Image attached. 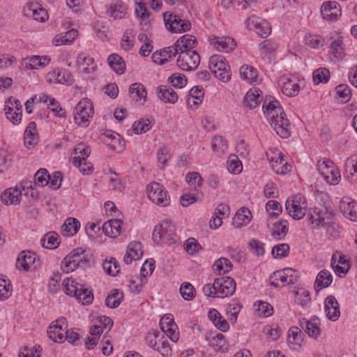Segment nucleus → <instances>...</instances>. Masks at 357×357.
<instances>
[{
    "label": "nucleus",
    "instance_id": "f257e3e1",
    "mask_svg": "<svg viewBox=\"0 0 357 357\" xmlns=\"http://www.w3.org/2000/svg\"><path fill=\"white\" fill-rule=\"evenodd\" d=\"M263 110L277 134L282 138H287L290 135V124L280 102L272 98H266Z\"/></svg>",
    "mask_w": 357,
    "mask_h": 357
},
{
    "label": "nucleus",
    "instance_id": "f03ea898",
    "mask_svg": "<svg viewBox=\"0 0 357 357\" xmlns=\"http://www.w3.org/2000/svg\"><path fill=\"white\" fill-rule=\"evenodd\" d=\"M208 66L212 73L219 80L222 82H227L230 80V68L223 56L213 55L209 59Z\"/></svg>",
    "mask_w": 357,
    "mask_h": 357
},
{
    "label": "nucleus",
    "instance_id": "7ed1b4c3",
    "mask_svg": "<svg viewBox=\"0 0 357 357\" xmlns=\"http://www.w3.org/2000/svg\"><path fill=\"white\" fill-rule=\"evenodd\" d=\"M285 208L288 214L294 219H302L307 213L306 199L301 194L292 196L287 199Z\"/></svg>",
    "mask_w": 357,
    "mask_h": 357
},
{
    "label": "nucleus",
    "instance_id": "20e7f679",
    "mask_svg": "<svg viewBox=\"0 0 357 357\" xmlns=\"http://www.w3.org/2000/svg\"><path fill=\"white\" fill-rule=\"evenodd\" d=\"M318 172L330 185H336L340 178V174L333 161L328 159L319 160L317 163Z\"/></svg>",
    "mask_w": 357,
    "mask_h": 357
},
{
    "label": "nucleus",
    "instance_id": "39448f33",
    "mask_svg": "<svg viewBox=\"0 0 357 357\" xmlns=\"http://www.w3.org/2000/svg\"><path fill=\"white\" fill-rule=\"evenodd\" d=\"M149 198L155 204L160 206H167L170 204V198L167 191L162 185L158 182H152L146 187Z\"/></svg>",
    "mask_w": 357,
    "mask_h": 357
},
{
    "label": "nucleus",
    "instance_id": "423d86ee",
    "mask_svg": "<svg viewBox=\"0 0 357 357\" xmlns=\"http://www.w3.org/2000/svg\"><path fill=\"white\" fill-rule=\"evenodd\" d=\"M175 227L170 221L165 220L155 226L153 231V239L159 243L162 241L168 243H175Z\"/></svg>",
    "mask_w": 357,
    "mask_h": 357
},
{
    "label": "nucleus",
    "instance_id": "0eeeda50",
    "mask_svg": "<svg viewBox=\"0 0 357 357\" xmlns=\"http://www.w3.org/2000/svg\"><path fill=\"white\" fill-rule=\"evenodd\" d=\"M93 114V108L88 99L81 100L75 108L74 119L75 123L82 127H86L89 118Z\"/></svg>",
    "mask_w": 357,
    "mask_h": 357
},
{
    "label": "nucleus",
    "instance_id": "6e6552de",
    "mask_svg": "<svg viewBox=\"0 0 357 357\" xmlns=\"http://www.w3.org/2000/svg\"><path fill=\"white\" fill-rule=\"evenodd\" d=\"M82 248L75 250L67 255L61 261V268L63 272L68 273L75 270L78 266L88 264L84 256Z\"/></svg>",
    "mask_w": 357,
    "mask_h": 357
},
{
    "label": "nucleus",
    "instance_id": "1a4fd4ad",
    "mask_svg": "<svg viewBox=\"0 0 357 357\" xmlns=\"http://www.w3.org/2000/svg\"><path fill=\"white\" fill-rule=\"evenodd\" d=\"M177 66L183 70H195L199 63L200 56L196 50L178 52Z\"/></svg>",
    "mask_w": 357,
    "mask_h": 357
},
{
    "label": "nucleus",
    "instance_id": "9d476101",
    "mask_svg": "<svg viewBox=\"0 0 357 357\" xmlns=\"http://www.w3.org/2000/svg\"><path fill=\"white\" fill-rule=\"evenodd\" d=\"M164 21L167 29L174 33L185 32L190 29L191 23L186 20H182L178 15L165 13Z\"/></svg>",
    "mask_w": 357,
    "mask_h": 357
},
{
    "label": "nucleus",
    "instance_id": "9b49d317",
    "mask_svg": "<svg viewBox=\"0 0 357 357\" xmlns=\"http://www.w3.org/2000/svg\"><path fill=\"white\" fill-rule=\"evenodd\" d=\"M66 319L63 317L52 322L47 331L49 337L55 342H62L66 335Z\"/></svg>",
    "mask_w": 357,
    "mask_h": 357
},
{
    "label": "nucleus",
    "instance_id": "f8f14e48",
    "mask_svg": "<svg viewBox=\"0 0 357 357\" xmlns=\"http://www.w3.org/2000/svg\"><path fill=\"white\" fill-rule=\"evenodd\" d=\"M218 298L231 296L236 290V282L230 277H222L215 280Z\"/></svg>",
    "mask_w": 357,
    "mask_h": 357
},
{
    "label": "nucleus",
    "instance_id": "ddd939ff",
    "mask_svg": "<svg viewBox=\"0 0 357 357\" xmlns=\"http://www.w3.org/2000/svg\"><path fill=\"white\" fill-rule=\"evenodd\" d=\"M329 219L327 212L317 207L311 209L307 215L308 222L313 229H319L325 226Z\"/></svg>",
    "mask_w": 357,
    "mask_h": 357
},
{
    "label": "nucleus",
    "instance_id": "4468645a",
    "mask_svg": "<svg viewBox=\"0 0 357 357\" xmlns=\"http://www.w3.org/2000/svg\"><path fill=\"white\" fill-rule=\"evenodd\" d=\"M321 13L327 20H337L342 15L340 4L335 1H325L321 7Z\"/></svg>",
    "mask_w": 357,
    "mask_h": 357
},
{
    "label": "nucleus",
    "instance_id": "2eb2a0df",
    "mask_svg": "<svg viewBox=\"0 0 357 357\" xmlns=\"http://www.w3.org/2000/svg\"><path fill=\"white\" fill-rule=\"evenodd\" d=\"M340 207L344 217L351 221H357V203L355 201L349 197H344Z\"/></svg>",
    "mask_w": 357,
    "mask_h": 357
},
{
    "label": "nucleus",
    "instance_id": "dca6fc26",
    "mask_svg": "<svg viewBox=\"0 0 357 357\" xmlns=\"http://www.w3.org/2000/svg\"><path fill=\"white\" fill-rule=\"evenodd\" d=\"M211 45L219 51L229 52L234 50L236 43L233 38L229 37L213 36L210 38Z\"/></svg>",
    "mask_w": 357,
    "mask_h": 357
},
{
    "label": "nucleus",
    "instance_id": "f3484780",
    "mask_svg": "<svg viewBox=\"0 0 357 357\" xmlns=\"http://www.w3.org/2000/svg\"><path fill=\"white\" fill-rule=\"evenodd\" d=\"M47 80L50 82L71 84L73 77L70 73L62 69L54 70L47 75Z\"/></svg>",
    "mask_w": 357,
    "mask_h": 357
},
{
    "label": "nucleus",
    "instance_id": "a211bd4d",
    "mask_svg": "<svg viewBox=\"0 0 357 357\" xmlns=\"http://www.w3.org/2000/svg\"><path fill=\"white\" fill-rule=\"evenodd\" d=\"M35 183L34 185H38L40 186L47 185L50 180V176L48 172L45 169H40L34 175ZM33 184L31 181H27L23 183L22 188L23 190L31 188L33 190Z\"/></svg>",
    "mask_w": 357,
    "mask_h": 357
},
{
    "label": "nucleus",
    "instance_id": "6ab92c4d",
    "mask_svg": "<svg viewBox=\"0 0 357 357\" xmlns=\"http://www.w3.org/2000/svg\"><path fill=\"white\" fill-rule=\"evenodd\" d=\"M178 54V52L174 45L160 50L159 52H154L152 54V59L154 63L162 65L167 62L172 57L176 56Z\"/></svg>",
    "mask_w": 357,
    "mask_h": 357
},
{
    "label": "nucleus",
    "instance_id": "aec40b11",
    "mask_svg": "<svg viewBox=\"0 0 357 357\" xmlns=\"http://www.w3.org/2000/svg\"><path fill=\"white\" fill-rule=\"evenodd\" d=\"M91 149L84 144H79L74 149L73 163L75 167L82 166V163H84L87 158L89 156Z\"/></svg>",
    "mask_w": 357,
    "mask_h": 357
},
{
    "label": "nucleus",
    "instance_id": "412c9836",
    "mask_svg": "<svg viewBox=\"0 0 357 357\" xmlns=\"http://www.w3.org/2000/svg\"><path fill=\"white\" fill-rule=\"evenodd\" d=\"M142 244L139 242L130 243L123 257V261L126 264H130L133 260H138L142 255Z\"/></svg>",
    "mask_w": 357,
    "mask_h": 357
},
{
    "label": "nucleus",
    "instance_id": "4be33fe9",
    "mask_svg": "<svg viewBox=\"0 0 357 357\" xmlns=\"http://www.w3.org/2000/svg\"><path fill=\"white\" fill-rule=\"evenodd\" d=\"M280 85L281 86L282 92L287 96H295L300 91L299 85L296 80L289 77H282L280 79Z\"/></svg>",
    "mask_w": 357,
    "mask_h": 357
},
{
    "label": "nucleus",
    "instance_id": "5701e85b",
    "mask_svg": "<svg viewBox=\"0 0 357 357\" xmlns=\"http://www.w3.org/2000/svg\"><path fill=\"white\" fill-rule=\"evenodd\" d=\"M325 311L330 320L336 321L339 318L340 314L339 304L333 296H329L326 298Z\"/></svg>",
    "mask_w": 357,
    "mask_h": 357
},
{
    "label": "nucleus",
    "instance_id": "b1692460",
    "mask_svg": "<svg viewBox=\"0 0 357 357\" xmlns=\"http://www.w3.org/2000/svg\"><path fill=\"white\" fill-rule=\"evenodd\" d=\"M261 92L257 88L250 89L243 99L244 105L250 109L257 107L262 100Z\"/></svg>",
    "mask_w": 357,
    "mask_h": 357
},
{
    "label": "nucleus",
    "instance_id": "393cba45",
    "mask_svg": "<svg viewBox=\"0 0 357 357\" xmlns=\"http://www.w3.org/2000/svg\"><path fill=\"white\" fill-rule=\"evenodd\" d=\"M300 325L302 329L304 330L310 337L317 339L319 336L321 330L319 326L318 319H312L310 321L303 319L300 321Z\"/></svg>",
    "mask_w": 357,
    "mask_h": 357
},
{
    "label": "nucleus",
    "instance_id": "a878e982",
    "mask_svg": "<svg viewBox=\"0 0 357 357\" xmlns=\"http://www.w3.org/2000/svg\"><path fill=\"white\" fill-rule=\"evenodd\" d=\"M22 190L19 188H10L1 195L2 202L6 205H17L20 202Z\"/></svg>",
    "mask_w": 357,
    "mask_h": 357
},
{
    "label": "nucleus",
    "instance_id": "bb28decb",
    "mask_svg": "<svg viewBox=\"0 0 357 357\" xmlns=\"http://www.w3.org/2000/svg\"><path fill=\"white\" fill-rule=\"evenodd\" d=\"M122 225L123 222L121 220H111L103 225L102 231L106 236L116 238L121 234Z\"/></svg>",
    "mask_w": 357,
    "mask_h": 357
},
{
    "label": "nucleus",
    "instance_id": "cd10ccee",
    "mask_svg": "<svg viewBox=\"0 0 357 357\" xmlns=\"http://www.w3.org/2000/svg\"><path fill=\"white\" fill-rule=\"evenodd\" d=\"M24 12L26 15L31 16L38 22H45L48 18V14L47 11L42 8H39L36 4H29L24 8Z\"/></svg>",
    "mask_w": 357,
    "mask_h": 357
},
{
    "label": "nucleus",
    "instance_id": "c85d7f7f",
    "mask_svg": "<svg viewBox=\"0 0 357 357\" xmlns=\"http://www.w3.org/2000/svg\"><path fill=\"white\" fill-rule=\"evenodd\" d=\"M78 68L81 73L89 75L94 72L93 59L86 56L84 54H79L77 57Z\"/></svg>",
    "mask_w": 357,
    "mask_h": 357
},
{
    "label": "nucleus",
    "instance_id": "c756f323",
    "mask_svg": "<svg viewBox=\"0 0 357 357\" xmlns=\"http://www.w3.org/2000/svg\"><path fill=\"white\" fill-rule=\"evenodd\" d=\"M158 98L164 102L174 104L178 100V95L172 88L161 86L157 89Z\"/></svg>",
    "mask_w": 357,
    "mask_h": 357
},
{
    "label": "nucleus",
    "instance_id": "7c9ffc66",
    "mask_svg": "<svg viewBox=\"0 0 357 357\" xmlns=\"http://www.w3.org/2000/svg\"><path fill=\"white\" fill-rule=\"evenodd\" d=\"M196 44L197 40L194 36L185 34L177 40L174 45L178 52H181L184 50H193L192 49L195 47Z\"/></svg>",
    "mask_w": 357,
    "mask_h": 357
},
{
    "label": "nucleus",
    "instance_id": "2f4dec72",
    "mask_svg": "<svg viewBox=\"0 0 357 357\" xmlns=\"http://www.w3.org/2000/svg\"><path fill=\"white\" fill-rule=\"evenodd\" d=\"M35 260V254L30 251H22L17 258L16 266L17 268L28 271L31 268V266L34 264Z\"/></svg>",
    "mask_w": 357,
    "mask_h": 357
},
{
    "label": "nucleus",
    "instance_id": "473e14b6",
    "mask_svg": "<svg viewBox=\"0 0 357 357\" xmlns=\"http://www.w3.org/2000/svg\"><path fill=\"white\" fill-rule=\"evenodd\" d=\"M241 77L250 84L259 83L260 79L256 69L250 66L245 65L240 68Z\"/></svg>",
    "mask_w": 357,
    "mask_h": 357
},
{
    "label": "nucleus",
    "instance_id": "72a5a7b5",
    "mask_svg": "<svg viewBox=\"0 0 357 357\" xmlns=\"http://www.w3.org/2000/svg\"><path fill=\"white\" fill-rule=\"evenodd\" d=\"M78 35L76 29H72L64 34H58L53 39L54 45H68L72 43Z\"/></svg>",
    "mask_w": 357,
    "mask_h": 357
},
{
    "label": "nucleus",
    "instance_id": "f704fd0d",
    "mask_svg": "<svg viewBox=\"0 0 357 357\" xmlns=\"http://www.w3.org/2000/svg\"><path fill=\"white\" fill-rule=\"evenodd\" d=\"M50 60L48 56H33L27 59L26 68L31 70L38 69L40 67L43 68L49 64Z\"/></svg>",
    "mask_w": 357,
    "mask_h": 357
},
{
    "label": "nucleus",
    "instance_id": "c9c22d12",
    "mask_svg": "<svg viewBox=\"0 0 357 357\" xmlns=\"http://www.w3.org/2000/svg\"><path fill=\"white\" fill-rule=\"evenodd\" d=\"M272 278L273 280L271 282V284L275 287L294 284V279H292L291 276L289 277L288 274H287L285 272H282V271H278L273 273Z\"/></svg>",
    "mask_w": 357,
    "mask_h": 357
},
{
    "label": "nucleus",
    "instance_id": "e433bc0d",
    "mask_svg": "<svg viewBox=\"0 0 357 357\" xmlns=\"http://www.w3.org/2000/svg\"><path fill=\"white\" fill-rule=\"evenodd\" d=\"M79 227V222L76 218H68L62 226V234L66 236H72L77 232Z\"/></svg>",
    "mask_w": 357,
    "mask_h": 357
},
{
    "label": "nucleus",
    "instance_id": "4c0bfd02",
    "mask_svg": "<svg viewBox=\"0 0 357 357\" xmlns=\"http://www.w3.org/2000/svg\"><path fill=\"white\" fill-rule=\"evenodd\" d=\"M340 255L339 252L333 254L331 259V266L333 267L335 273L341 276L342 273H346L349 268V264L348 261H343L342 265H340Z\"/></svg>",
    "mask_w": 357,
    "mask_h": 357
},
{
    "label": "nucleus",
    "instance_id": "58836bf2",
    "mask_svg": "<svg viewBox=\"0 0 357 357\" xmlns=\"http://www.w3.org/2000/svg\"><path fill=\"white\" fill-rule=\"evenodd\" d=\"M130 96L136 101H145L146 99V91L144 86L140 83H134L131 84L129 89Z\"/></svg>",
    "mask_w": 357,
    "mask_h": 357
},
{
    "label": "nucleus",
    "instance_id": "ea45409f",
    "mask_svg": "<svg viewBox=\"0 0 357 357\" xmlns=\"http://www.w3.org/2000/svg\"><path fill=\"white\" fill-rule=\"evenodd\" d=\"M109 66L118 74H122L126 69V63L118 54H112L108 57Z\"/></svg>",
    "mask_w": 357,
    "mask_h": 357
},
{
    "label": "nucleus",
    "instance_id": "a19ab883",
    "mask_svg": "<svg viewBox=\"0 0 357 357\" xmlns=\"http://www.w3.org/2000/svg\"><path fill=\"white\" fill-rule=\"evenodd\" d=\"M105 139H104V142L109 146L112 150L116 151L118 152L123 150V145L121 142L119 135L116 133H111L105 135Z\"/></svg>",
    "mask_w": 357,
    "mask_h": 357
},
{
    "label": "nucleus",
    "instance_id": "79ce46f5",
    "mask_svg": "<svg viewBox=\"0 0 357 357\" xmlns=\"http://www.w3.org/2000/svg\"><path fill=\"white\" fill-rule=\"evenodd\" d=\"M43 247L47 249H54L59 245V235L54 232H49L40 241Z\"/></svg>",
    "mask_w": 357,
    "mask_h": 357
},
{
    "label": "nucleus",
    "instance_id": "37998d69",
    "mask_svg": "<svg viewBox=\"0 0 357 357\" xmlns=\"http://www.w3.org/2000/svg\"><path fill=\"white\" fill-rule=\"evenodd\" d=\"M209 344L222 353L228 350V344L226 342L225 337L221 333L213 337L209 341Z\"/></svg>",
    "mask_w": 357,
    "mask_h": 357
},
{
    "label": "nucleus",
    "instance_id": "c03bdc74",
    "mask_svg": "<svg viewBox=\"0 0 357 357\" xmlns=\"http://www.w3.org/2000/svg\"><path fill=\"white\" fill-rule=\"evenodd\" d=\"M251 213L249 209L243 208L239 210L233 219V223L237 227L248 224L250 220Z\"/></svg>",
    "mask_w": 357,
    "mask_h": 357
},
{
    "label": "nucleus",
    "instance_id": "a18cd8bd",
    "mask_svg": "<svg viewBox=\"0 0 357 357\" xmlns=\"http://www.w3.org/2000/svg\"><path fill=\"white\" fill-rule=\"evenodd\" d=\"M332 275L326 270H323L319 273L317 276L315 285L317 288L321 289L328 287L332 282Z\"/></svg>",
    "mask_w": 357,
    "mask_h": 357
},
{
    "label": "nucleus",
    "instance_id": "49530a36",
    "mask_svg": "<svg viewBox=\"0 0 357 357\" xmlns=\"http://www.w3.org/2000/svg\"><path fill=\"white\" fill-rule=\"evenodd\" d=\"M271 234L273 236L278 237L279 239L285 236L288 232V222L287 220H280L273 225Z\"/></svg>",
    "mask_w": 357,
    "mask_h": 357
},
{
    "label": "nucleus",
    "instance_id": "de8ad7c7",
    "mask_svg": "<svg viewBox=\"0 0 357 357\" xmlns=\"http://www.w3.org/2000/svg\"><path fill=\"white\" fill-rule=\"evenodd\" d=\"M337 98L340 99L342 103L349 102L351 97V91L347 84H339L335 88Z\"/></svg>",
    "mask_w": 357,
    "mask_h": 357
},
{
    "label": "nucleus",
    "instance_id": "09e8293b",
    "mask_svg": "<svg viewBox=\"0 0 357 357\" xmlns=\"http://www.w3.org/2000/svg\"><path fill=\"white\" fill-rule=\"evenodd\" d=\"M185 181L191 185L195 190H198L203 185V179L197 172H188L185 176Z\"/></svg>",
    "mask_w": 357,
    "mask_h": 357
},
{
    "label": "nucleus",
    "instance_id": "8fccbe9b",
    "mask_svg": "<svg viewBox=\"0 0 357 357\" xmlns=\"http://www.w3.org/2000/svg\"><path fill=\"white\" fill-rule=\"evenodd\" d=\"M123 299V294L117 289L111 291L105 299V304L108 307L114 308L119 305Z\"/></svg>",
    "mask_w": 357,
    "mask_h": 357
},
{
    "label": "nucleus",
    "instance_id": "3c124183",
    "mask_svg": "<svg viewBox=\"0 0 357 357\" xmlns=\"http://www.w3.org/2000/svg\"><path fill=\"white\" fill-rule=\"evenodd\" d=\"M232 264L227 258H220L213 264V269L219 274L225 273L231 271Z\"/></svg>",
    "mask_w": 357,
    "mask_h": 357
},
{
    "label": "nucleus",
    "instance_id": "603ef678",
    "mask_svg": "<svg viewBox=\"0 0 357 357\" xmlns=\"http://www.w3.org/2000/svg\"><path fill=\"white\" fill-rule=\"evenodd\" d=\"M63 289L66 294L76 297L79 291L80 285L75 280L67 278L63 282Z\"/></svg>",
    "mask_w": 357,
    "mask_h": 357
},
{
    "label": "nucleus",
    "instance_id": "864d4df0",
    "mask_svg": "<svg viewBox=\"0 0 357 357\" xmlns=\"http://www.w3.org/2000/svg\"><path fill=\"white\" fill-rule=\"evenodd\" d=\"M127 13V8L121 3L110 6L107 10L109 17L114 20L122 19Z\"/></svg>",
    "mask_w": 357,
    "mask_h": 357
},
{
    "label": "nucleus",
    "instance_id": "5fc2aeb1",
    "mask_svg": "<svg viewBox=\"0 0 357 357\" xmlns=\"http://www.w3.org/2000/svg\"><path fill=\"white\" fill-rule=\"evenodd\" d=\"M13 291L10 281L0 276V300L8 298Z\"/></svg>",
    "mask_w": 357,
    "mask_h": 357
},
{
    "label": "nucleus",
    "instance_id": "6e6d98bb",
    "mask_svg": "<svg viewBox=\"0 0 357 357\" xmlns=\"http://www.w3.org/2000/svg\"><path fill=\"white\" fill-rule=\"evenodd\" d=\"M137 7L135 8V13L143 22L144 25L147 24L149 19V14L148 13L146 3L142 0H135Z\"/></svg>",
    "mask_w": 357,
    "mask_h": 357
},
{
    "label": "nucleus",
    "instance_id": "4d7b16f0",
    "mask_svg": "<svg viewBox=\"0 0 357 357\" xmlns=\"http://www.w3.org/2000/svg\"><path fill=\"white\" fill-rule=\"evenodd\" d=\"M151 126V123L149 119H142L133 123L132 130L135 134H142L149 130Z\"/></svg>",
    "mask_w": 357,
    "mask_h": 357
},
{
    "label": "nucleus",
    "instance_id": "13d9d810",
    "mask_svg": "<svg viewBox=\"0 0 357 357\" xmlns=\"http://www.w3.org/2000/svg\"><path fill=\"white\" fill-rule=\"evenodd\" d=\"M288 342L291 344L301 345L303 340V333L298 327H292L289 330Z\"/></svg>",
    "mask_w": 357,
    "mask_h": 357
},
{
    "label": "nucleus",
    "instance_id": "bf43d9fd",
    "mask_svg": "<svg viewBox=\"0 0 357 357\" xmlns=\"http://www.w3.org/2000/svg\"><path fill=\"white\" fill-rule=\"evenodd\" d=\"M103 268L107 274L112 276H115L120 271L119 264L114 258L105 260L103 263Z\"/></svg>",
    "mask_w": 357,
    "mask_h": 357
},
{
    "label": "nucleus",
    "instance_id": "052dcab7",
    "mask_svg": "<svg viewBox=\"0 0 357 357\" xmlns=\"http://www.w3.org/2000/svg\"><path fill=\"white\" fill-rule=\"evenodd\" d=\"M329 77V70L325 68H321L314 71L313 82L315 84L323 82L326 83L328 81Z\"/></svg>",
    "mask_w": 357,
    "mask_h": 357
},
{
    "label": "nucleus",
    "instance_id": "680f3d73",
    "mask_svg": "<svg viewBox=\"0 0 357 357\" xmlns=\"http://www.w3.org/2000/svg\"><path fill=\"white\" fill-rule=\"evenodd\" d=\"M168 326L167 328H160L161 330L170 338L174 342H176L179 339V332L178 326L176 324L171 322L165 323Z\"/></svg>",
    "mask_w": 357,
    "mask_h": 357
},
{
    "label": "nucleus",
    "instance_id": "e2e57ef3",
    "mask_svg": "<svg viewBox=\"0 0 357 357\" xmlns=\"http://www.w3.org/2000/svg\"><path fill=\"white\" fill-rule=\"evenodd\" d=\"M180 293L183 299L190 301L195 298L196 291L190 283L185 282L180 287Z\"/></svg>",
    "mask_w": 357,
    "mask_h": 357
},
{
    "label": "nucleus",
    "instance_id": "0e129e2a",
    "mask_svg": "<svg viewBox=\"0 0 357 357\" xmlns=\"http://www.w3.org/2000/svg\"><path fill=\"white\" fill-rule=\"evenodd\" d=\"M331 53L337 59H342L344 54L342 40L337 38L334 40L331 45Z\"/></svg>",
    "mask_w": 357,
    "mask_h": 357
},
{
    "label": "nucleus",
    "instance_id": "69168bd1",
    "mask_svg": "<svg viewBox=\"0 0 357 357\" xmlns=\"http://www.w3.org/2000/svg\"><path fill=\"white\" fill-rule=\"evenodd\" d=\"M76 298L82 301L84 305L92 303L93 295L91 291L86 289L83 285H80L79 291L76 296Z\"/></svg>",
    "mask_w": 357,
    "mask_h": 357
},
{
    "label": "nucleus",
    "instance_id": "338daca9",
    "mask_svg": "<svg viewBox=\"0 0 357 357\" xmlns=\"http://www.w3.org/2000/svg\"><path fill=\"white\" fill-rule=\"evenodd\" d=\"M264 333L271 341L277 340L280 336V330L278 324L266 326L264 328Z\"/></svg>",
    "mask_w": 357,
    "mask_h": 357
},
{
    "label": "nucleus",
    "instance_id": "774afa93",
    "mask_svg": "<svg viewBox=\"0 0 357 357\" xmlns=\"http://www.w3.org/2000/svg\"><path fill=\"white\" fill-rule=\"evenodd\" d=\"M227 169L232 174H239L242 171V165L236 155L229 157Z\"/></svg>",
    "mask_w": 357,
    "mask_h": 357
}]
</instances>
